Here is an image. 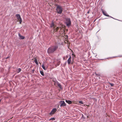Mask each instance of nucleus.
I'll return each mask as SVG.
<instances>
[{
  "label": "nucleus",
  "instance_id": "3",
  "mask_svg": "<svg viewBox=\"0 0 122 122\" xmlns=\"http://www.w3.org/2000/svg\"><path fill=\"white\" fill-rule=\"evenodd\" d=\"M15 16H16L18 20L17 21L19 22L21 24L22 22V20L20 15L19 14H17L15 15Z\"/></svg>",
  "mask_w": 122,
  "mask_h": 122
},
{
  "label": "nucleus",
  "instance_id": "23",
  "mask_svg": "<svg viewBox=\"0 0 122 122\" xmlns=\"http://www.w3.org/2000/svg\"><path fill=\"white\" fill-rule=\"evenodd\" d=\"M34 71H35V70L34 69H33L32 71V73H33L34 72Z\"/></svg>",
  "mask_w": 122,
  "mask_h": 122
},
{
  "label": "nucleus",
  "instance_id": "21",
  "mask_svg": "<svg viewBox=\"0 0 122 122\" xmlns=\"http://www.w3.org/2000/svg\"><path fill=\"white\" fill-rule=\"evenodd\" d=\"M109 84L111 86H114V84L113 83H109Z\"/></svg>",
  "mask_w": 122,
  "mask_h": 122
},
{
  "label": "nucleus",
  "instance_id": "22",
  "mask_svg": "<svg viewBox=\"0 0 122 122\" xmlns=\"http://www.w3.org/2000/svg\"><path fill=\"white\" fill-rule=\"evenodd\" d=\"M50 120H55V119L54 118H51L50 119Z\"/></svg>",
  "mask_w": 122,
  "mask_h": 122
},
{
  "label": "nucleus",
  "instance_id": "6",
  "mask_svg": "<svg viewBox=\"0 0 122 122\" xmlns=\"http://www.w3.org/2000/svg\"><path fill=\"white\" fill-rule=\"evenodd\" d=\"M77 115H78L79 114L80 115L81 117V119H85V117H84L83 114L81 113H80L79 111L78 112L77 111Z\"/></svg>",
  "mask_w": 122,
  "mask_h": 122
},
{
  "label": "nucleus",
  "instance_id": "19",
  "mask_svg": "<svg viewBox=\"0 0 122 122\" xmlns=\"http://www.w3.org/2000/svg\"><path fill=\"white\" fill-rule=\"evenodd\" d=\"M40 72L41 74L43 76H44V73L42 71H40Z\"/></svg>",
  "mask_w": 122,
  "mask_h": 122
},
{
  "label": "nucleus",
  "instance_id": "1",
  "mask_svg": "<svg viewBox=\"0 0 122 122\" xmlns=\"http://www.w3.org/2000/svg\"><path fill=\"white\" fill-rule=\"evenodd\" d=\"M58 46L57 45L52 46L49 48L48 49L47 52L48 53H53L58 48Z\"/></svg>",
  "mask_w": 122,
  "mask_h": 122
},
{
  "label": "nucleus",
  "instance_id": "12",
  "mask_svg": "<svg viewBox=\"0 0 122 122\" xmlns=\"http://www.w3.org/2000/svg\"><path fill=\"white\" fill-rule=\"evenodd\" d=\"M18 35H19V36L20 37V39H22V40H23V39H24V38H25L23 36H21L20 34V33H19L18 34Z\"/></svg>",
  "mask_w": 122,
  "mask_h": 122
},
{
  "label": "nucleus",
  "instance_id": "25",
  "mask_svg": "<svg viewBox=\"0 0 122 122\" xmlns=\"http://www.w3.org/2000/svg\"><path fill=\"white\" fill-rule=\"evenodd\" d=\"M9 57H6V59H8V58H9Z\"/></svg>",
  "mask_w": 122,
  "mask_h": 122
},
{
  "label": "nucleus",
  "instance_id": "4",
  "mask_svg": "<svg viewBox=\"0 0 122 122\" xmlns=\"http://www.w3.org/2000/svg\"><path fill=\"white\" fill-rule=\"evenodd\" d=\"M66 23L67 25L70 26L71 24V21L70 19L69 18L66 19Z\"/></svg>",
  "mask_w": 122,
  "mask_h": 122
},
{
  "label": "nucleus",
  "instance_id": "27",
  "mask_svg": "<svg viewBox=\"0 0 122 122\" xmlns=\"http://www.w3.org/2000/svg\"><path fill=\"white\" fill-rule=\"evenodd\" d=\"M74 56L75 57V55H74Z\"/></svg>",
  "mask_w": 122,
  "mask_h": 122
},
{
  "label": "nucleus",
  "instance_id": "5",
  "mask_svg": "<svg viewBox=\"0 0 122 122\" xmlns=\"http://www.w3.org/2000/svg\"><path fill=\"white\" fill-rule=\"evenodd\" d=\"M59 103L61 104L60 106L63 107L66 106V104L64 101H61L59 102Z\"/></svg>",
  "mask_w": 122,
  "mask_h": 122
},
{
  "label": "nucleus",
  "instance_id": "10",
  "mask_svg": "<svg viewBox=\"0 0 122 122\" xmlns=\"http://www.w3.org/2000/svg\"><path fill=\"white\" fill-rule=\"evenodd\" d=\"M56 26V25L55 24L54 22L53 21H52V23L50 25V27H53L54 29L55 28Z\"/></svg>",
  "mask_w": 122,
  "mask_h": 122
},
{
  "label": "nucleus",
  "instance_id": "24",
  "mask_svg": "<svg viewBox=\"0 0 122 122\" xmlns=\"http://www.w3.org/2000/svg\"><path fill=\"white\" fill-rule=\"evenodd\" d=\"M89 11H88L87 12V14H89Z\"/></svg>",
  "mask_w": 122,
  "mask_h": 122
},
{
  "label": "nucleus",
  "instance_id": "8",
  "mask_svg": "<svg viewBox=\"0 0 122 122\" xmlns=\"http://www.w3.org/2000/svg\"><path fill=\"white\" fill-rule=\"evenodd\" d=\"M56 111L57 110L56 108H54L53 109L50 113V114L51 115L54 114Z\"/></svg>",
  "mask_w": 122,
  "mask_h": 122
},
{
  "label": "nucleus",
  "instance_id": "9",
  "mask_svg": "<svg viewBox=\"0 0 122 122\" xmlns=\"http://www.w3.org/2000/svg\"><path fill=\"white\" fill-rule=\"evenodd\" d=\"M101 10L103 13V14L107 16H109L108 15V14L107 13L106 11L102 9H101Z\"/></svg>",
  "mask_w": 122,
  "mask_h": 122
},
{
  "label": "nucleus",
  "instance_id": "29",
  "mask_svg": "<svg viewBox=\"0 0 122 122\" xmlns=\"http://www.w3.org/2000/svg\"><path fill=\"white\" fill-rule=\"evenodd\" d=\"M73 55L74 56V54H73Z\"/></svg>",
  "mask_w": 122,
  "mask_h": 122
},
{
  "label": "nucleus",
  "instance_id": "26",
  "mask_svg": "<svg viewBox=\"0 0 122 122\" xmlns=\"http://www.w3.org/2000/svg\"><path fill=\"white\" fill-rule=\"evenodd\" d=\"M1 100H0V102H1Z\"/></svg>",
  "mask_w": 122,
  "mask_h": 122
},
{
  "label": "nucleus",
  "instance_id": "11",
  "mask_svg": "<svg viewBox=\"0 0 122 122\" xmlns=\"http://www.w3.org/2000/svg\"><path fill=\"white\" fill-rule=\"evenodd\" d=\"M71 57L70 56L69 57L68 59L67 60V61L68 62V64L69 65L71 63Z\"/></svg>",
  "mask_w": 122,
  "mask_h": 122
},
{
  "label": "nucleus",
  "instance_id": "16",
  "mask_svg": "<svg viewBox=\"0 0 122 122\" xmlns=\"http://www.w3.org/2000/svg\"><path fill=\"white\" fill-rule=\"evenodd\" d=\"M59 27H57L56 28V29H54V31H55V32H57L58 31V30H59Z\"/></svg>",
  "mask_w": 122,
  "mask_h": 122
},
{
  "label": "nucleus",
  "instance_id": "20",
  "mask_svg": "<svg viewBox=\"0 0 122 122\" xmlns=\"http://www.w3.org/2000/svg\"><path fill=\"white\" fill-rule=\"evenodd\" d=\"M60 63H61L60 61H58V62H57V65L58 66V65H59L60 64Z\"/></svg>",
  "mask_w": 122,
  "mask_h": 122
},
{
  "label": "nucleus",
  "instance_id": "15",
  "mask_svg": "<svg viewBox=\"0 0 122 122\" xmlns=\"http://www.w3.org/2000/svg\"><path fill=\"white\" fill-rule=\"evenodd\" d=\"M42 68H43L44 70H46L47 68V67H45V66L44 65V64H42Z\"/></svg>",
  "mask_w": 122,
  "mask_h": 122
},
{
  "label": "nucleus",
  "instance_id": "14",
  "mask_svg": "<svg viewBox=\"0 0 122 122\" xmlns=\"http://www.w3.org/2000/svg\"><path fill=\"white\" fill-rule=\"evenodd\" d=\"M66 102L67 103L69 104H71L72 103V102L69 100H66Z\"/></svg>",
  "mask_w": 122,
  "mask_h": 122
},
{
  "label": "nucleus",
  "instance_id": "13",
  "mask_svg": "<svg viewBox=\"0 0 122 122\" xmlns=\"http://www.w3.org/2000/svg\"><path fill=\"white\" fill-rule=\"evenodd\" d=\"M79 103L81 104H83V102L82 101H77V105H79Z\"/></svg>",
  "mask_w": 122,
  "mask_h": 122
},
{
  "label": "nucleus",
  "instance_id": "18",
  "mask_svg": "<svg viewBox=\"0 0 122 122\" xmlns=\"http://www.w3.org/2000/svg\"><path fill=\"white\" fill-rule=\"evenodd\" d=\"M21 71V69L20 68H19L17 70V72L18 73H19Z\"/></svg>",
  "mask_w": 122,
  "mask_h": 122
},
{
  "label": "nucleus",
  "instance_id": "2",
  "mask_svg": "<svg viewBox=\"0 0 122 122\" xmlns=\"http://www.w3.org/2000/svg\"><path fill=\"white\" fill-rule=\"evenodd\" d=\"M56 10L57 13L59 14L61 13L62 11L61 7L59 5L57 6Z\"/></svg>",
  "mask_w": 122,
  "mask_h": 122
},
{
  "label": "nucleus",
  "instance_id": "28",
  "mask_svg": "<svg viewBox=\"0 0 122 122\" xmlns=\"http://www.w3.org/2000/svg\"><path fill=\"white\" fill-rule=\"evenodd\" d=\"M96 19L95 20H94V21H95L96 20Z\"/></svg>",
  "mask_w": 122,
  "mask_h": 122
},
{
  "label": "nucleus",
  "instance_id": "17",
  "mask_svg": "<svg viewBox=\"0 0 122 122\" xmlns=\"http://www.w3.org/2000/svg\"><path fill=\"white\" fill-rule=\"evenodd\" d=\"M34 62H35V63L36 64H38V62L37 61V60L36 59V58H35V59L34 60Z\"/></svg>",
  "mask_w": 122,
  "mask_h": 122
},
{
  "label": "nucleus",
  "instance_id": "7",
  "mask_svg": "<svg viewBox=\"0 0 122 122\" xmlns=\"http://www.w3.org/2000/svg\"><path fill=\"white\" fill-rule=\"evenodd\" d=\"M54 84L56 86H58L61 89L62 88V86L58 82H56Z\"/></svg>",
  "mask_w": 122,
  "mask_h": 122
}]
</instances>
